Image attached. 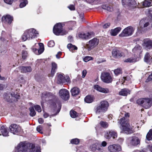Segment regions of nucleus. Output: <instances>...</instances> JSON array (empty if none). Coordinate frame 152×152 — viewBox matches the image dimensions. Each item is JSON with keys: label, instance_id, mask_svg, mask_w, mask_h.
Here are the masks:
<instances>
[{"label": "nucleus", "instance_id": "nucleus-44", "mask_svg": "<svg viewBox=\"0 0 152 152\" xmlns=\"http://www.w3.org/2000/svg\"><path fill=\"white\" fill-rule=\"evenodd\" d=\"M93 60V58L91 56H87L83 58V61L85 62H87L90 60Z\"/></svg>", "mask_w": 152, "mask_h": 152}, {"label": "nucleus", "instance_id": "nucleus-48", "mask_svg": "<svg viewBox=\"0 0 152 152\" xmlns=\"http://www.w3.org/2000/svg\"><path fill=\"white\" fill-rule=\"evenodd\" d=\"M55 45V43L53 41L51 40L49 41L48 43V46L50 47H52Z\"/></svg>", "mask_w": 152, "mask_h": 152}, {"label": "nucleus", "instance_id": "nucleus-1", "mask_svg": "<svg viewBox=\"0 0 152 152\" xmlns=\"http://www.w3.org/2000/svg\"><path fill=\"white\" fill-rule=\"evenodd\" d=\"M15 149V152H41L40 147H35L34 144H27L25 142H20Z\"/></svg>", "mask_w": 152, "mask_h": 152}, {"label": "nucleus", "instance_id": "nucleus-16", "mask_svg": "<svg viewBox=\"0 0 152 152\" xmlns=\"http://www.w3.org/2000/svg\"><path fill=\"white\" fill-rule=\"evenodd\" d=\"M112 56L115 58H119L124 57L125 55L124 53L117 49H113L112 51Z\"/></svg>", "mask_w": 152, "mask_h": 152}, {"label": "nucleus", "instance_id": "nucleus-54", "mask_svg": "<svg viewBox=\"0 0 152 152\" xmlns=\"http://www.w3.org/2000/svg\"><path fill=\"white\" fill-rule=\"evenodd\" d=\"M68 8L71 10H75L74 6L73 5H71L68 7Z\"/></svg>", "mask_w": 152, "mask_h": 152}, {"label": "nucleus", "instance_id": "nucleus-25", "mask_svg": "<svg viewBox=\"0 0 152 152\" xmlns=\"http://www.w3.org/2000/svg\"><path fill=\"white\" fill-rule=\"evenodd\" d=\"M57 69V64L54 62L52 63V68L50 74L49 75V76L53 77L56 72Z\"/></svg>", "mask_w": 152, "mask_h": 152}, {"label": "nucleus", "instance_id": "nucleus-13", "mask_svg": "<svg viewBox=\"0 0 152 152\" xmlns=\"http://www.w3.org/2000/svg\"><path fill=\"white\" fill-rule=\"evenodd\" d=\"M9 129L11 132L14 134H18L22 131L21 127L15 124H11L9 127Z\"/></svg>", "mask_w": 152, "mask_h": 152}, {"label": "nucleus", "instance_id": "nucleus-21", "mask_svg": "<svg viewBox=\"0 0 152 152\" xmlns=\"http://www.w3.org/2000/svg\"><path fill=\"white\" fill-rule=\"evenodd\" d=\"M9 132L7 128L5 126H2L0 128V135L2 134L4 136H7L8 135Z\"/></svg>", "mask_w": 152, "mask_h": 152}, {"label": "nucleus", "instance_id": "nucleus-15", "mask_svg": "<svg viewBox=\"0 0 152 152\" xmlns=\"http://www.w3.org/2000/svg\"><path fill=\"white\" fill-rule=\"evenodd\" d=\"M59 94L61 97L65 100H67L69 99V93L66 89H61L59 91Z\"/></svg>", "mask_w": 152, "mask_h": 152}, {"label": "nucleus", "instance_id": "nucleus-17", "mask_svg": "<svg viewBox=\"0 0 152 152\" xmlns=\"http://www.w3.org/2000/svg\"><path fill=\"white\" fill-rule=\"evenodd\" d=\"M90 150L93 152H95L96 150L102 152L103 151V149L97 143H96L91 145L90 147Z\"/></svg>", "mask_w": 152, "mask_h": 152}, {"label": "nucleus", "instance_id": "nucleus-9", "mask_svg": "<svg viewBox=\"0 0 152 152\" xmlns=\"http://www.w3.org/2000/svg\"><path fill=\"white\" fill-rule=\"evenodd\" d=\"M20 96L18 94L11 93L5 94H4V99L7 101L12 102L19 99Z\"/></svg>", "mask_w": 152, "mask_h": 152}, {"label": "nucleus", "instance_id": "nucleus-28", "mask_svg": "<svg viewBox=\"0 0 152 152\" xmlns=\"http://www.w3.org/2000/svg\"><path fill=\"white\" fill-rule=\"evenodd\" d=\"M71 92L72 96H75L78 95L80 92L79 88L77 87H75L71 90Z\"/></svg>", "mask_w": 152, "mask_h": 152}, {"label": "nucleus", "instance_id": "nucleus-8", "mask_svg": "<svg viewBox=\"0 0 152 152\" xmlns=\"http://www.w3.org/2000/svg\"><path fill=\"white\" fill-rule=\"evenodd\" d=\"M134 31V28L131 26H128L125 28L119 35L120 37H128L131 35Z\"/></svg>", "mask_w": 152, "mask_h": 152}, {"label": "nucleus", "instance_id": "nucleus-64", "mask_svg": "<svg viewBox=\"0 0 152 152\" xmlns=\"http://www.w3.org/2000/svg\"><path fill=\"white\" fill-rule=\"evenodd\" d=\"M3 87L2 85L0 84V90H2L3 89Z\"/></svg>", "mask_w": 152, "mask_h": 152}, {"label": "nucleus", "instance_id": "nucleus-34", "mask_svg": "<svg viewBox=\"0 0 152 152\" xmlns=\"http://www.w3.org/2000/svg\"><path fill=\"white\" fill-rule=\"evenodd\" d=\"M102 8L105 10H106L109 11H111L113 10L112 8L109 6L107 4H104L102 6Z\"/></svg>", "mask_w": 152, "mask_h": 152}, {"label": "nucleus", "instance_id": "nucleus-30", "mask_svg": "<svg viewBox=\"0 0 152 152\" xmlns=\"http://www.w3.org/2000/svg\"><path fill=\"white\" fill-rule=\"evenodd\" d=\"M130 92V91L129 90L126 88H124L121 89L119 92V94L123 96H126L128 94H129Z\"/></svg>", "mask_w": 152, "mask_h": 152}, {"label": "nucleus", "instance_id": "nucleus-32", "mask_svg": "<svg viewBox=\"0 0 152 152\" xmlns=\"http://www.w3.org/2000/svg\"><path fill=\"white\" fill-rule=\"evenodd\" d=\"M94 99L93 96L88 95L86 97L84 100L86 102L90 103L93 101Z\"/></svg>", "mask_w": 152, "mask_h": 152}, {"label": "nucleus", "instance_id": "nucleus-20", "mask_svg": "<svg viewBox=\"0 0 152 152\" xmlns=\"http://www.w3.org/2000/svg\"><path fill=\"white\" fill-rule=\"evenodd\" d=\"M94 35V33L93 32H88L86 34L80 33L79 34L80 37L84 39H87L91 38Z\"/></svg>", "mask_w": 152, "mask_h": 152}, {"label": "nucleus", "instance_id": "nucleus-14", "mask_svg": "<svg viewBox=\"0 0 152 152\" xmlns=\"http://www.w3.org/2000/svg\"><path fill=\"white\" fill-rule=\"evenodd\" d=\"M57 82L58 84H61V83H70V78L68 76L64 77L63 75L60 74L58 76L57 81Z\"/></svg>", "mask_w": 152, "mask_h": 152}, {"label": "nucleus", "instance_id": "nucleus-12", "mask_svg": "<svg viewBox=\"0 0 152 152\" xmlns=\"http://www.w3.org/2000/svg\"><path fill=\"white\" fill-rule=\"evenodd\" d=\"M149 25L148 20L146 18H144L141 20L140 22L139 26L138 27L139 31L142 32L143 31V29L147 27Z\"/></svg>", "mask_w": 152, "mask_h": 152}, {"label": "nucleus", "instance_id": "nucleus-63", "mask_svg": "<svg viewBox=\"0 0 152 152\" xmlns=\"http://www.w3.org/2000/svg\"><path fill=\"white\" fill-rule=\"evenodd\" d=\"M128 78V77H123V80H124V82H125V80H127V79Z\"/></svg>", "mask_w": 152, "mask_h": 152}, {"label": "nucleus", "instance_id": "nucleus-45", "mask_svg": "<svg viewBox=\"0 0 152 152\" xmlns=\"http://www.w3.org/2000/svg\"><path fill=\"white\" fill-rule=\"evenodd\" d=\"M100 124L101 126L104 128H107L108 126V123L105 122L101 121Z\"/></svg>", "mask_w": 152, "mask_h": 152}, {"label": "nucleus", "instance_id": "nucleus-57", "mask_svg": "<svg viewBox=\"0 0 152 152\" xmlns=\"http://www.w3.org/2000/svg\"><path fill=\"white\" fill-rule=\"evenodd\" d=\"M38 121L40 124H42L44 122V120L42 118H39Z\"/></svg>", "mask_w": 152, "mask_h": 152}, {"label": "nucleus", "instance_id": "nucleus-61", "mask_svg": "<svg viewBox=\"0 0 152 152\" xmlns=\"http://www.w3.org/2000/svg\"><path fill=\"white\" fill-rule=\"evenodd\" d=\"M150 16L151 17V18H152V10H149L148 11Z\"/></svg>", "mask_w": 152, "mask_h": 152}, {"label": "nucleus", "instance_id": "nucleus-56", "mask_svg": "<svg viewBox=\"0 0 152 152\" xmlns=\"http://www.w3.org/2000/svg\"><path fill=\"white\" fill-rule=\"evenodd\" d=\"M107 144V142L105 141H103L102 142L101 146H101L102 147V146L105 147L106 146Z\"/></svg>", "mask_w": 152, "mask_h": 152}, {"label": "nucleus", "instance_id": "nucleus-3", "mask_svg": "<svg viewBox=\"0 0 152 152\" xmlns=\"http://www.w3.org/2000/svg\"><path fill=\"white\" fill-rule=\"evenodd\" d=\"M38 34L37 31L34 28H31L25 31L22 36L23 41L35 38Z\"/></svg>", "mask_w": 152, "mask_h": 152}, {"label": "nucleus", "instance_id": "nucleus-37", "mask_svg": "<svg viewBox=\"0 0 152 152\" xmlns=\"http://www.w3.org/2000/svg\"><path fill=\"white\" fill-rule=\"evenodd\" d=\"M136 61V59L134 58H128L124 61L125 62L127 63H133L135 62Z\"/></svg>", "mask_w": 152, "mask_h": 152}, {"label": "nucleus", "instance_id": "nucleus-40", "mask_svg": "<svg viewBox=\"0 0 152 152\" xmlns=\"http://www.w3.org/2000/svg\"><path fill=\"white\" fill-rule=\"evenodd\" d=\"M114 72L116 75H118L122 73V70L120 68H118L114 70Z\"/></svg>", "mask_w": 152, "mask_h": 152}, {"label": "nucleus", "instance_id": "nucleus-52", "mask_svg": "<svg viewBox=\"0 0 152 152\" xmlns=\"http://www.w3.org/2000/svg\"><path fill=\"white\" fill-rule=\"evenodd\" d=\"M4 1L6 3L11 4L13 1V0H4Z\"/></svg>", "mask_w": 152, "mask_h": 152}, {"label": "nucleus", "instance_id": "nucleus-10", "mask_svg": "<svg viewBox=\"0 0 152 152\" xmlns=\"http://www.w3.org/2000/svg\"><path fill=\"white\" fill-rule=\"evenodd\" d=\"M101 78L102 80L104 83H111L112 81V78L110 74L107 72H104L102 73Z\"/></svg>", "mask_w": 152, "mask_h": 152}, {"label": "nucleus", "instance_id": "nucleus-47", "mask_svg": "<svg viewBox=\"0 0 152 152\" xmlns=\"http://www.w3.org/2000/svg\"><path fill=\"white\" fill-rule=\"evenodd\" d=\"M140 47L135 46L133 49L132 51L134 53H138L139 52L140 49Z\"/></svg>", "mask_w": 152, "mask_h": 152}, {"label": "nucleus", "instance_id": "nucleus-42", "mask_svg": "<svg viewBox=\"0 0 152 152\" xmlns=\"http://www.w3.org/2000/svg\"><path fill=\"white\" fill-rule=\"evenodd\" d=\"M22 58L25 59L28 56L27 52L26 50H23L22 52Z\"/></svg>", "mask_w": 152, "mask_h": 152}, {"label": "nucleus", "instance_id": "nucleus-46", "mask_svg": "<svg viewBox=\"0 0 152 152\" xmlns=\"http://www.w3.org/2000/svg\"><path fill=\"white\" fill-rule=\"evenodd\" d=\"M111 131L107 132L105 135V137L107 139H109L112 136V133L111 134Z\"/></svg>", "mask_w": 152, "mask_h": 152}, {"label": "nucleus", "instance_id": "nucleus-6", "mask_svg": "<svg viewBox=\"0 0 152 152\" xmlns=\"http://www.w3.org/2000/svg\"><path fill=\"white\" fill-rule=\"evenodd\" d=\"M62 25L61 23H58L56 24L53 28L54 33L57 35H58L60 34L61 35L66 34L68 33L67 31L65 30H62Z\"/></svg>", "mask_w": 152, "mask_h": 152}, {"label": "nucleus", "instance_id": "nucleus-55", "mask_svg": "<svg viewBox=\"0 0 152 152\" xmlns=\"http://www.w3.org/2000/svg\"><path fill=\"white\" fill-rule=\"evenodd\" d=\"M87 72L86 70H84L82 72V78H84Z\"/></svg>", "mask_w": 152, "mask_h": 152}, {"label": "nucleus", "instance_id": "nucleus-62", "mask_svg": "<svg viewBox=\"0 0 152 152\" xmlns=\"http://www.w3.org/2000/svg\"><path fill=\"white\" fill-rule=\"evenodd\" d=\"M59 54V55H61V53L60 52H59L58 53V54H57L56 55V57L57 58H59L60 57L58 56V54Z\"/></svg>", "mask_w": 152, "mask_h": 152}, {"label": "nucleus", "instance_id": "nucleus-11", "mask_svg": "<svg viewBox=\"0 0 152 152\" xmlns=\"http://www.w3.org/2000/svg\"><path fill=\"white\" fill-rule=\"evenodd\" d=\"M122 2L124 7L130 9L134 8L137 4L134 0H122Z\"/></svg>", "mask_w": 152, "mask_h": 152}, {"label": "nucleus", "instance_id": "nucleus-49", "mask_svg": "<svg viewBox=\"0 0 152 152\" xmlns=\"http://www.w3.org/2000/svg\"><path fill=\"white\" fill-rule=\"evenodd\" d=\"M34 107L35 110L38 111V112H40L41 111V107L39 105H36L34 106Z\"/></svg>", "mask_w": 152, "mask_h": 152}, {"label": "nucleus", "instance_id": "nucleus-51", "mask_svg": "<svg viewBox=\"0 0 152 152\" xmlns=\"http://www.w3.org/2000/svg\"><path fill=\"white\" fill-rule=\"evenodd\" d=\"M42 127L41 126L39 125L38 126L37 128V131L41 133H42Z\"/></svg>", "mask_w": 152, "mask_h": 152}, {"label": "nucleus", "instance_id": "nucleus-58", "mask_svg": "<svg viewBox=\"0 0 152 152\" xmlns=\"http://www.w3.org/2000/svg\"><path fill=\"white\" fill-rule=\"evenodd\" d=\"M124 140L123 138L120 137L118 138V141L119 143H122L123 142Z\"/></svg>", "mask_w": 152, "mask_h": 152}, {"label": "nucleus", "instance_id": "nucleus-24", "mask_svg": "<svg viewBox=\"0 0 152 152\" xmlns=\"http://www.w3.org/2000/svg\"><path fill=\"white\" fill-rule=\"evenodd\" d=\"M140 140L137 137L134 136L132 137V139L130 141V144L133 146H136L139 144Z\"/></svg>", "mask_w": 152, "mask_h": 152}, {"label": "nucleus", "instance_id": "nucleus-53", "mask_svg": "<svg viewBox=\"0 0 152 152\" xmlns=\"http://www.w3.org/2000/svg\"><path fill=\"white\" fill-rule=\"evenodd\" d=\"M110 23H107L104 24L103 26V28H108L110 26Z\"/></svg>", "mask_w": 152, "mask_h": 152}, {"label": "nucleus", "instance_id": "nucleus-23", "mask_svg": "<svg viewBox=\"0 0 152 152\" xmlns=\"http://www.w3.org/2000/svg\"><path fill=\"white\" fill-rule=\"evenodd\" d=\"M144 44L145 48L147 49H150L152 48V40L146 39L144 40Z\"/></svg>", "mask_w": 152, "mask_h": 152}, {"label": "nucleus", "instance_id": "nucleus-50", "mask_svg": "<svg viewBox=\"0 0 152 152\" xmlns=\"http://www.w3.org/2000/svg\"><path fill=\"white\" fill-rule=\"evenodd\" d=\"M111 134H112V137H113V138L114 139L117 137V134L116 132L113 131H111Z\"/></svg>", "mask_w": 152, "mask_h": 152}, {"label": "nucleus", "instance_id": "nucleus-59", "mask_svg": "<svg viewBox=\"0 0 152 152\" xmlns=\"http://www.w3.org/2000/svg\"><path fill=\"white\" fill-rule=\"evenodd\" d=\"M49 116L48 114L46 113H44L43 114V117L44 118H47Z\"/></svg>", "mask_w": 152, "mask_h": 152}, {"label": "nucleus", "instance_id": "nucleus-19", "mask_svg": "<svg viewBox=\"0 0 152 152\" xmlns=\"http://www.w3.org/2000/svg\"><path fill=\"white\" fill-rule=\"evenodd\" d=\"M13 20V18L9 15L3 16L2 18V22L7 24H11Z\"/></svg>", "mask_w": 152, "mask_h": 152}, {"label": "nucleus", "instance_id": "nucleus-26", "mask_svg": "<svg viewBox=\"0 0 152 152\" xmlns=\"http://www.w3.org/2000/svg\"><path fill=\"white\" fill-rule=\"evenodd\" d=\"M19 68L21 72H22L26 73L30 72L32 70L31 67L21 66L19 67Z\"/></svg>", "mask_w": 152, "mask_h": 152}, {"label": "nucleus", "instance_id": "nucleus-43", "mask_svg": "<svg viewBox=\"0 0 152 152\" xmlns=\"http://www.w3.org/2000/svg\"><path fill=\"white\" fill-rule=\"evenodd\" d=\"M79 140L77 138L72 139L71 141V143L76 145L78 144L79 142Z\"/></svg>", "mask_w": 152, "mask_h": 152}, {"label": "nucleus", "instance_id": "nucleus-4", "mask_svg": "<svg viewBox=\"0 0 152 152\" xmlns=\"http://www.w3.org/2000/svg\"><path fill=\"white\" fill-rule=\"evenodd\" d=\"M150 98H144L138 99L137 101V103L141 105L145 109L150 108L152 104V95L149 96Z\"/></svg>", "mask_w": 152, "mask_h": 152}, {"label": "nucleus", "instance_id": "nucleus-36", "mask_svg": "<svg viewBox=\"0 0 152 152\" xmlns=\"http://www.w3.org/2000/svg\"><path fill=\"white\" fill-rule=\"evenodd\" d=\"M20 8H23L25 7L28 3L27 0H20Z\"/></svg>", "mask_w": 152, "mask_h": 152}, {"label": "nucleus", "instance_id": "nucleus-29", "mask_svg": "<svg viewBox=\"0 0 152 152\" xmlns=\"http://www.w3.org/2000/svg\"><path fill=\"white\" fill-rule=\"evenodd\" d=\"M121 29V28L118 27L114 29L111 30L110 31V34L111 35L115 36L118 34Z\"/></svg>", "mask_w": 152, "mask_h": 152}, {"label": "nucleus", "instance_id": "nucleus-7", "mask_svg": "<svg viewBox=\"0 0 152 152\" xmlns=\"http://www.w3.org/2000/svg\"><path fill=\"white\" fill-rule=\"evenodd\" d=\"M99 43V39L96 38H94L87 43L86 45V48L88 51H91L96 47Z\"/></svg>", "mask_w": 152, "mask_h": 152}, {"label": "nucleus", "instance_id": "nucleus-60", "mask_svg": "<svg viewBox=\"0 0 152 152\" xmlns=\"http://www.w3.org/2000/svg\"><path fill=\"white\" fill-rule=\"evenodd\" d=\"M124 113L125 117L126 118L128 117L129 116V114L127 113H126V112H125Z\"/></svg>", "mask_w": 152, "mask_h": 152}, {"label": "nucleus", "instance_id": "nucleus-22", "mask_svg": "<svg viewBox=\"0 0 152 152\" xmlns=\"http://www.w3.org/2000/svg\"><path fill=\"white\" fill-rule=\"evenodd\" d=\"M94 87L95 89L102 93L106 94L109 92V91L108 88H102L98 85H95Z\"/></svg>", "mask_w": 152, "mask_h": 152}, {"label": "nucleus", "instance_id": "nucleus-41", "mask_svg": "<svg viewBox=\"0 0 152 152\" xmlns=\"http://www.w3.org/2000/svg\"><path fill=\"white\" fill-rule=\"evenodd\" d=\"M70 114L71 117L75 118L77 116V113L75 111L71 110L70 112Z\"/></svg>", "mask_w": 152, "mask_h": 152}, {"label": "nucleus", "instance_id": "nucleus-31", "mask_svg": "<svg viewBox=\"0 0 152 152\" xmlns=\"http://www.w3.org/2000/svg\"><path fill=\"white\" fill-rule=\"evenodd\" d=\"M142 5L143 6L147 7L152 5V1L151 0H145L142 2Z\"/></svg>", "mask_w": 152, "mask_h": 152}, {"label": "nucleus", "instance_id": "nucleus-33", "mask_svg": "<svg viewBox=\"0 0 152 152\" xmlns=\"http://www.w3.org/2000/svg\"><path fill=\"white\" fill-rule=\"evenodd\" d=\"M39 45L40 47V48L39 50H37L36 48H34V50L35 51H38V53L39 54H41L44 50V45L42 43H39Z\"/></svg>", "mask_w": 152, "mask_h": 152}, {"label": "nucleus", "instance_id": "nucleus-2", "mask_svg": "<svg viewBox=\"0 0 152 152\" xmlns=\"http://www.w3.org/2000/svg\"><path fill=\"white\" fill-rule=\"evenodd\" d=\"M118 123L121 125L120 129L121 132L129 134L133 132L132 130L134 126H130L129 123V120L124 117L121 118Z\"/></svg>", "mask_w": 152, "mask_h": 152}, {"label": "nucleus", "instance_id": "nucleus-5", "mask_svg": "<svg viewBox=\"0 0 152 152\" xmlns=\"http://www.w3.org/2000/svg\"><path fill=\"white\" fill-rule=\"evenodd\" d=\"M109 106V103L106 101L104 100L101 102L99 105L96 109V113L99 114L101 113H104L106 111Z\"/></svg>", "mask_w": 152, "mask_h": 152}, {"label": "nucleus", "instance_id": "nucleus-38", "mask_svg": "<svg viewBox=\"0 0 152 152\" xmlns=\"http://www.w3.org/2000/svg\"><path fill=\"white\" fill-rule=\"evenodd\" d=\"M146 137L148 140H152V129L150 130L148 133Z\"/></svg>", "mask_w": 152, "mask_h": 152}, {"label": "nucleus", "instance_id": "nucleus-18", "mask_svg": "<svg viewBox=\"0 0 152 152\" xmlns=\"http://www.w3.org/2000/svg\"><path fill=\"white\" fill-rule=\"evenodd\" d=\"M108 149L111 152H117L121 150V147L119 145L114 144L109 146Z\"/></svg>", "mask_w": 152, "mask_h": 152}, {"label": "nucleus", "instance_id": "nucleus-35", "mask_svg": "<svg viewBox=\"0 0 152 152\" xmlns=\"http://www.w3.org/2000/svg\"><path fill=\"white\" fill-rule=\"evenodd\" d=\"M67 48L70 51H73V50L77 49V47L75 45H73L71 44H69L67 45Z\"/></svg>", "mask_w": 152, "mask_h": 152}, {"label": "nucleus", "instance_id": "nucleus-27", "mask_svg": "<svg viewBox=\"0 0 152 152\" xmlns=\"http://www.w3.org/2000/svg\"><path fill=\"white\" fill-rule=\"evenodd\" d=\"M144 61L150 64L152 61V57L148 53H147L145 55L144 57Z\"/></svg>", "mask_w": 152, "mask_h": 152}, {"label": "nucleus", "instance_id": "nucleus-39", "mask_svg": "<svg viewBox=\"0 0 152 152\" xmlns=\"http://www.w3.org/2000/svg\"><path fill=\"white\" fill-rule=\"evenodd\" d=\"M29 110L30 111V115L32 117L36 115V113L33 107H30L29 108Z\"/></svg>", "mask_w": 152, "mask_h": 152}]
</instances>
